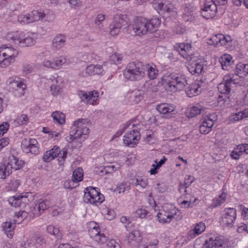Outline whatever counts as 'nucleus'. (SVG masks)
<instances>
[{"mask_svg":"<svg viewBox=\"0 0 248 248\" xmlns=\"http://www.w3.org/2000/svg\"><path fill=\"white\" fill-rule=\"evenodd\" d=\"M199 85L197 84H191L186 88V93L189 97L196 96L201 92L199 90Z\"/></svg>","mask_w":248,"mask_h":248,"instance_id":"7c9ffc66","label":"nucleus"},{"mask_svg":"<svg viewBox=\"0 0 248 248\" xmlns=\"http://www.w3.org/2000/svg\"><path fill=\"white\" fill-rule=\"evenodd\" d=\"M186 46V49L191 48V45L188 43L177 44L174 46V48L186 60H190L192 57L190 54H187L186 52V50H185Z\"/></svg>","mask_w":248,"mask_h":248,"instance_id":"b1692460","label":"nucleus"},{"mask_svg":"<svg viewBox=\"0 0 248 248\" xmlns=\"http://www.w3.org/2000/svg\"><path fill=\"white\" fill-rule=\"evenodd\" d=\"M231 39L230 36H224L222 34H217L213 35L208 42L210 45H214L216 46H224L230 41Z\"/></svg>","mask_w":248,"mask_h":248,"instance_id":"dca6fc26","label":"nucleus"},{"mask_svg":"<svg viewBox=\"0 0 248 248\" xmlns=\"http://www.w3.org/2000/svg\"><path fill=\"white\" fill-rule=\"evenodd\" d=\"M157 110L160 113L164 115L166 118H169L172 116L174 113V108L170 104L163 103L158 105L156 107Z\"/></svg>","mask_w":248,"mask_h":248,"instance_id":"a211bd4d","label":"nucleus"},{"mask_svg":"<svg viewBox=\"0 0 248 248\" xmlns=\"http://www.w3.org/2000/svg\"><path fill=\"white\" fill-rule=\"evenodd\" d=\"M178 210L172 205L164 204L157 214L158 221L161 223H169L173 218H175Z\"/></svg>","mask_w":248,"mask_h":248,"instance_id":"423d86ee","label":"nucleus"},{"mask_svg":"<svg viewBox=\"0 0 248 248\" xmlns=\"http://www.w3.org/2000/svg\"><path fill=\"white\" fill-rule=\"evenodd\" d=\"M37 34L33 32L25 33L16 31L9 33L7 39L12 43L21 47H30L35 45Z\"/></svg>","mask_w":248,"mask_h":248,"instance_id":"7ed1b4c3","label":"nucleus"},{"mask_svg":"<svg viewBox=\"0 0 248 248\" xmlns=\"http://www.w3.org/2000/svg\"><path fill=\"white\" fill-rule=\"evenodd\" d=\"M205 229V226L203 222H200L196 225L194 231L197 234H200Z\"/></svg>","mask_w":248,"mask_h":248,"instance_id":"4d7b16f0","label":"nucleus"},{"mask_svg":"<svg viewBox=\"0 0 248 248\" xmlns=\"http://www.w3.org/2000/svg\"><path fill=\"white\" fill-rule=\"evenodd\" d=\"M50 90L53 95H57L60 93L61 90L60 85L53 84L51 85Z\"/></svg>","mask_w":248,"mask_h":248,"instance_id":"0e129e2a","label":"nucleus"},{"mask_svg":"<svg viewBox=\"0 0 248 248\" xmlns=\"http://www.w3.org/2000/svg\"><path fill=\"white\" fill-rule=\"evenodd\" d=\"M242 73L248 74V64L239 63L237 64L234 75L239 76V74Z\"/></svg>","mask_w":248,"mask_h":248,"instance_id":"a19ab883","label":"nucleus"},{"mask_svg":"<svg viewBox=\"0 0 248 248\" xmlns=\"http://www.w3.org/2000/svg\"><path fill=\"white\" fill-rule=\"evenodd\" d=\"M161 23L158 18H152L150 20L145 18L138 17L135 19L132 29L136 35L142 36L148 32H152Z\"/></svg>","mask_w":248,"mask_h":248,"instance_id":"f03ea898","label":"nucleus"},{"mask_svg":"<svg viewBox=\"0 0 248 248\" xmlns=\"http://www.w3.org/2000/svg\"><path fill=\"white\" fill-rule=\"evenodd\" d=\"M217 120V116L215 114H210L205 116L202 119V124H204L211 129L213 127L214 123Z\"/></svg>","mask_w":248,"mask_h":248,"instance_id":"c85d7f7f","label":"nucleus"},{"mask_svg":"<svg viewBox=\"0 0 248 248\" xmlns=\"http://www.w3.org/2000/svg\"><path fill=\"white\" fill-rule=\"evenodd\" d=\"M141 240V233L137 230L133 231L127 236L128 243L133 247L138 246Z\"/></svg>","mask_w":248,"mask_h":248,"instance_id":"aec40b11","label":"nucleus"},{"mask_svg":"<svg viewBox=\"0 0 248 248\" xmlns=\"http://www.w3.org/2000/svg\"><path fill=\"white\" fill-rule=\"evenodd\" d=\"M90 234L91 237H93L95 241L100 243H105L107 241V238L104 234L100 233L96 227L90 231Z\"/></svg>","mask_w":248,"mask_h":248,"instance_id":"bb28decb","label":"nucleus"},{"mask_svg":"<svg viewBox=\"0 0 248 248\" xmlns=\"http://www.w3.org/2000/svg\"><path fill=\"white\" fill-rule=\"evenodd\" d=\"M22 198V196L20 197L19 196H14L10 197L8 201L12 206L17 207L20 206L21 202V199Z\"/></svg>","mask_w":248,"mask_h":248,"instance_id":"c03bdc74","label":"nucleus"},{"mask_svg":"<svg viewBox=\"0 0 248 248\" xmlns=\"http://www.w3.org/2000/svg\"><path fill=\"white\" fill-rule=\"evenodd\" d=\"M227 197V194L225 192H222L217 198L213 199L211 205L213 207H216L224 203Z\"/></svg>","mask_w":248,"mask_h":248,"instance_id":"f704fd0d","label":"nucleus"},{"mask_svg":"<svg viewBox=\"0 0 248 248\" xmlns=\"http://www.w3.org/2000/svg\"><path fill=\"white\" fill-rule=\"evenodd\" d=\"M65 43V37L62 34H59L55 37L53 40V46L54 47L60 49L62 47Z\"/></svg>","mask_w":248,"mask_h":248,"instance_id":"2f4dec72","label":"nucleus"},{"mask_svg":"<svg viewBox=\"0 0 248 248\" xmlns=\"http://www.w3.org/2000/svg\"><path fill=\"white\" fill-rule=\"evenodd\" d=\"M51 116L55 122L60 124H62L65 122V115L61 111H56L53 112Z\"/></svg>","mask_w":248,"mask_h":248,"instance_id":"72a5a7b5","label":"nucleus"},{"mask_svg":"<svg viewBox=\"0 0 248 248\" xmlns=\"http://www.w3.org/2000/svg\"><path fill=\"white\" fill-rule=\"evenodd\" d=\"M78 186V184H76V183L73 180H69L65 181L63 184L64 187L66 189H73Z\"/></svg>","mask_w":248,"mask_h":248,"instance_id":"bf43d9fd","label":"nucleus"},{"mask_svg":"<svg viewBox=\"0 0 248 248\" xmlns=\"http://www.w3.org/2000/svg\"><path fill=\"white\" fill-rule=\"evenodd\" d=\"M110 61L115 64L120 63L122 61L121 54L115 53L110 56Z\"/></svg>","mask_w":248,"mask_h":248,"instance_id":"de8ad7c7","label":"nucleus"},{"mask_svg":"<svg viewBox=\"0 0 248 248\" xmlns=\"http://www.w3.org/2000/svg\"><path fill=\"white\" fill-rule=\"evenodd\" d=\"M11 172V167L7 166L4 161L0 164V179H4Z\"/></svg>","mask_w":248,"mask_h":248,"instance_id":"473e14b6","label":"nucleus"},{"mask_svg":"<svg viewBox=\"0 0 248 248\" xmlns=\"http://www.w3.org/2000/svg\"><path fill=\"white\" fill-rule=\"evenodd\" d=\"M106 16L102 14H98L94 20V24L96 27L100 30L104 29V22L105 20Z\"/></svg>","mask_w":248,"mask_h":248,"instance_id":"4c0bfd02","label":"nucleus"},{"mask_svg":"<svg viewBox=\"0 0 248 248\" xmlns=\"http://www.w3.org/2000/svg\"><path fill=\"white\" fill-rule=\"evenodd\" d=\"M187 60L189 62L187 64V68L192 75H199L202 74L204 62L203 61L201 60H196L195 57H192L190 60Z\"/></svg>","mask_w":248,"mask_h":248,"instance_id":"9b49d317","label":"nucleus"},{"mask_svg":"<svg viewBox=\"0 0 248 248\" xmlns=\"http://www.w3.org/2000/svg\"><path fill=\"white\" fill-rule=\"evenodd\" d=\"M19 185V182L17 180H11L9 183H8L7 188L8 190L15 191Z\"/></svg>","mask_w":248,"mask_h":248,"instance_id":"09e8293b","label":"nucleus"},{"mask_svg":"<svg viewBox=\"0 0 248 248\" xmlns=\"http://www.w3.org/2000/svg\"><path fill=\"white\" fill-rule=\"evenodd\" d=\"M84 200L85 202L98 205L104 201V198L96 188L90 186L84 190Z\"/></svg>","mask_w":248,"mask_h":248,"instance_id":"6e6552de","label":"nucleus"},{"mask_svg":"<svg viewBox=\"0 0 248 248\" xmlns=\"http://www.w3.org/2000/svg\"><path fill=\"white\" fill-rule=\"evenodd\" d=\"M147 72L151 79L155 78L158 75V70L149 64H143L140 62L129 63L124 71L125 78L131 80H140L144 77Z\"/></svg>","mask_w":248,"mask_h":248,"instance_id":"f257e3e1","label":"nucleus"},{"mask_svg":"<svg viewBox=\"0 0 248 248\" xmlns=\"http://www.w3.org/2000/svg\"><path fill=\"white\" fill-rule=\"evenodd\" d=\"M52 205V203L48 200L42 201L37 204V209H39L40 212L42 214L44 211L49 208Z\"/></svg>","mask_w":248,"mask_h":248,"instance_id":"79ce46f5","label":"nucleus"},{"mask_svg":"<svg viewBox=\"0 0 248 248\" xmlns=\"http://www.w3.org/2000/svg\"><path fill=\"white\" fill-rule=\"evenodd\" d=\"M62 82V79L61 77L58 76L57 78H54L53 79L50 78L49 79V81H48V83H50L51 85L53 84H56V85H60V83H61Z\"/></svg>","mask_w":248,"mask_h":248,"instance_id":"338daca9","label":"nucleus"},{"mask_svg":"<svg viewBox=\"0 0 248 248\" xmlns=\"http://www.w3.org/2000/svg\"><path fill=\"white\" fill-rule=\"evenodd\" d=\"M46 231L50 234L55 236L57 239H61V233L60 232L59 228L55 227L52 225H49L47 226Z\"/></svg>","mask_w":248,"mask_h":248,"instance_id":"37998d69","label":"nucleus"},{"mask_svg":"<svg viewBox=\"0 0 248 248\" xmlns=\"http://www.w3.org/2000/svg\"><path fill=\"white\" fill-rule=\"evenodd\" d=\"M148 214L147 210L142 208L138 209L136 212V216L141 218L146 217Z\"/></svg>","mask_w":248,"mask_h":248,"instance_id":"13d9d810","label":"nucleus"},{"mask_svg":"<svg viewBox=\"0 0 248 248\" xmlns=\"http://www.w3.org/2000/svg\"><path fill=\"white\" fill-rule=\"evenodd\" d=\"M130 188L129 185L126 183H122L118 185L114 189V191L116 194L124 193L125 192H128Z\"/></svg>","mask_w":248,"mask_h":248,"instance_id":"58836bf2","label":"nucleus"},{"mask_svg":"<svg viewBox=\"0 0 248 248\" xmlns=\"http://www.w3.org/2000/svg\"><path fill=\"white\" fill-rule=\"evenodd\" d=\"M78 95L81 101L90 104H93L98 97V93L96 91L87 93L84 91H79L78 93Z\"/></svg>","mask_w":248,"mask_h":248,"instance_id":"4468645a","label":"nucleus"},{"mask_svg":"<svg viewBox=\"0 0 248 248\" xmlns=\"http://www.w3.org/2000/svg\"><path fill=\"white\" fill-rule=\"evenodd\" d=\"M232 59V57L230 55H224V57L221 58L220 63L222 66V68L225 69V66L229 65Z\"/></svg>","mask_w":248,"mask_h":248,"instance_id":"6e6d98bb","label":"nucleus"},{"mask_svg":"<svg viewBox=\"0 0 248 248\" xmlns=\"http://www.w3.org/2000/svg\"><path fill=\"white\" fill-rule=\"evenodd\" d=\"M157 8L158 10L167 13L173 12L175 10L173 5L167 0H162L158 3Z\"/></svg>","mask_w":248,"mask_h":248,"instance_id":"a878e982","label":"nucleus"},{"mask_svg":"<svg viewBox=\"0 0 248 248\" xmlns=\"http://www.w3.org/2000/svg\"><path fill=\"white\" fill-rule=\"evenodd\" d=\"M17 21L22 24L31 23L29 14L26 15H20L18 16Z\"/></svg>","mask_w":248,"mask_h":248,"instance_id":"8fccbe9b","label":"nucleus"},{"mask_svg":"<svg viewBox=\"0 0 248 248\" xmlns=\"http://www.w3.org/2000/svg\"><path fill=\"white\" fill-rule=\"evenodd\" d=\"M3 230L9 238H12L14 234V230L16 227V223L11 222H5L2 224Z\"/></svg>","mask_w":248,"mask_h":248,"instance_id":"c756f323","label":"nucleus"},{"mask_svg":"<svg viewBox=\"0 0 248 248\" xmlns=\"http://www.w3.org/2000/svg\"><path fill=\"white\" fill-rule=\"evenodd\" d=\"M60 154L61 155L62 153L59 147L54 146L53 148L45 152L42 159L45 162H49Z\"/></svg>","mask_w":248,"mask_h":248,"instance_id":"412c9836","label":"nucleus"},{"mask_svg":"<svg viewBox=\"0 0 248 248\" xmlns=\"http://www.w3.org/2000/svg\"><path fill=\"white\" fill-rule=\"evenodd\" d=\"M197 198H195L194 201L192 202L191 200L189 201L184 200L181 202V206L184 208H192L194 206V202L197 200Z\"/></svg>","mask_w":248,"mask_h":248,"instance_id":"052dcab7","label":"nucleus"},{"mask_svg":"<svg viewBox=\"0 0 248 248\" xmlns=\"http://www.w3.org/2000/svg\"><path fill=\"white\" fill-rule=\"evenodd\" d=\"M29 118L27 115L22 114L18 116L15 122L19 125L26 124L28 122Z\"/></svg>","mask_w":248,"mask_h":248,"instance_id":"5fc2aeb1","label":"nucleus"},{"mask_svg":"<svg viewBox=\"0 0 248 248\" xmlns=\"http://www.w3.org/2000/svg\"><path fill=\"white\" fill-rule=\"evenodd\" d=\"M217 7L211 2H207L203 8L201 9V14L205 19L213 18L216 14Z\"/></svg>","mask_w":248,"mask_h":248,"instance_id":"2eb2a0df","label":"nucleus"},{"mask_svg":"<svg viewBox=\"0 0 248 248\" xmlns=\"http://www.w3.org/2000/svg\"><path fill=\"white\" fill-rule=\"evenodd\" d=\"M204 248H230L229 242L222 236L210 238L205 241Z\"/></svg>","mask_w":248,"mask_h":248,"instance_id":"9d476101","label":"nucleus"},{"mask_svg":"<svg viewBox=\"0 0 248 248\" xmlns=\"http://www.w3.org/2000/svg\"><path fill=\"white\" fill-rule=\"evenodd\" d=\"M130 183L135 186H139L144 188L148 184V180L147 178L139 177L137 178L131 179Z\"/></svg>","mask_w":248,"mask_h":248,"instance_id":"e433bc0d","label":"nucleus"},{"mask_svg":"<svg viewBox=\"0 0 248 248\" xmlns=\"http://www.w3.org/2000/svg\"><path fill=\"white\" fill-rule=\"evenodd\" d=\"M240 77L234 75L233 74H230L225 75L223 81L217 86L219 92L223 94H229L233 87V85L240 84Z\"/></svg>","mask_w":248,"mask_h":248,"instance_id":"39448f33","label":"nucleus"},{"mask_svg":"<svg viewBox=\"0 0 248 248\" xmlns=\"http://www.w3.org/2000/svg\"><path fill=\"white\" fill-rule=\"evenodd\" d=\"M26 88V85L22 82L19 86L14 91L15 95L20 97L24 94V91Z\"/></svg>","mask_w":248,"mask_h":248,"instance_id":"49530a36","label":"nucleus"},{"mask_svg":"<svg viewBox=\"0 0 248 248\" xmlns=\"http://www.w3.org/2000/svg\"><path fill=\"white\" fill-rule=\"evenodd\" d=\"M29 210L30 213V217H38L41 215L39 209H37V205L32 204L31 206H28Z\"/></svg>","mask_w":248,"mask_h":248,"instance_id":"a18cd8bd","label":"nucleus"},{"mask_svg":"<svg viewBox=\"0 0 248 248\" xmlns=\"http://www.w3.org/2000/svg\"><path fill=\"white\" fill-rule=\"evenodd\" d=\"M22 82L23 81L20 80H16L15 79L9 78L7 82V84L11 85V87L15 91Z\"/></svg>","mask_w":248,"mask_h":248,"instance_id":"864d4df0","label":"nucleus"},{"mask_svg":"<svg viewBox=\"0 0 248 248\" xmlns=\"http://www.w3.org/2000/svg\"><path fill=\"white\" fill-rule=\"evenodd\" d=\"M202 108L201 106H193L187 110L188 117L193 118L201 113Z\"/></svg>","mask_w":248,"mask_h":248,"instance_id":"ea45409f","label":"nucleus"},{"mask_svg":"<svg viewBox=\"0 0 248 248\" xmlns=\"http://www.w3.org/2000/svg\"><path fill=\"white\" fill-rule=\"evenodd\" d=\"M247 117H248V108L241 112L236 113L233 119L235 121H239L242 119L243 118Z\"/></svg>","mask_w":248,"mask_h":248,"instance_id":"603ef678","label":"nucleus"},{"mask_svg":"<svg viewBox=\"0 0 248 248\" xmlns=\"http://www.w3.org/2000/svg\"><path fill=\"white\" fill-rule=\"evenodd\" d=\"M199 131L202 134H207L212 131V129L206 126L204 124L201 123L199 126Z\"/></svg>","mask_w":248,"mask_h":248,"instance_id":"680f3d73","label":"nucleus"},{"mask_svg":"<svg viewBox=\"0 0 248 248\" xmlns=\"http://www.w3.org/2000/svg\"><path fill=\"white\" fill-rule=\"evenodd\" d=\"M155 189L158 192L163 193L167 190V187L163 184L157 183Z\"/></svg>","mask_w":248,"mask_h":248,"instance_id":"e2e57ef3","label":"nucleus"},{"mask_svg":"<svg viewBox=\"0 0 248 248\" xmlns=\"http://www.w3.org/2000/svg\"><path fill=\"white\" fill-rule=\"evenodd\" d=\"M225 215L223 218V222L227 226L232 224L236 217V211L233 208H228L225 209Z\"/></svg>","mask_w":248,"mask_h":248,"instance_id":"6ab92c4d","label":"nucleus"},{"mask_svg":"<svg viewBox=\"0 0 248 248\" xmlns=\"http://www.w3.org/2000/svg\"><path fill=\"white\" fill-rule=\"evenodd\" d=\"M83 176V170L81 168L76 169L73 172L72 180L76 183V184L82 180Z\"/></svg>","mask_w":248,"mask_h":248,"instance_id":"c9c22d12","label":"nucleus"},{"mask_svg":"<svg viewBox=\"0 0 248 248\" xmlns=\"http://www.w3.org/2000/svg\"><path fill=\"white\" fill-rule=\"evenodd\" d=\"M67 63L66 58L63 56H60L56 58L53 61L45 60L43 62V65L46 67L52 69H60L63 65Z\"/></svg>","mask_w":248,"mask_h":248,"instance_id":"f3484780","label":"nucleus"},{"mask_svg":"<svg viewBox=\"0 0 248 248\" xmlns=\"http://www.w3.org/2000/svg\"><path fill=\"white\" fill-rule=\"evenodd\" d=\"M37 144V141L34 139H25L22 141L21 148L23 152L26 154L37 155L39 151Z\"/></svg>","mask_w":248,"mask_h":248,"instance_id":"f8f14e48","label":"nucleus"},{"mask_svg":"<svg viewBox=\"0 0 248 248\" xmlns=\"http://www.w3.org/2000/svg\"><path fill=\"white\" fill-rule=\"evenodd\" d=\"M175 77L176 78L174 79L173 85L172 86H170L169 92L181 91L187 84V80L185 75L176 73Z\"/></svg>","mask_w":248,"mask_h":248,"instance_id":"ddd939ff","label":"nucleus"},{"mask_svg":"<svg viewBox=\"0 0 248 248\" xmlns=\"http://www.w3.org/2000/svg\"><path fill=\"white\" fill-rule=\"evenodd\" d=\"M90 120L88 119H79L74 122V128L70 131L69 136L66 138L67 142H71L74 139H80L84 140L89 133V128L86 126Z\"/></svg>","mask_w":248,"mask_h":248,"instance_id":"20e7f679","label":"nucleus"},{"mask_svg":"<svg viewBox=\"0 0 248 248\" xmlns=\"http://www.w3.org/2000/svg\"><path fill=\"white\" fill-rule=\"evenodd\" d=\"M4 162L7 166L11 167V170L12 169L18 170L22 167L23 165V162L21 160H18L14 155L10 156L8 159L5 160Z\"/></svg>","mask_w":248,"mask_h":248,"instance_id":"393cba45","label":"nucleus"},{"mask_svg":"<svg viewBox=\"0 0 248 248\" xmlns=\"http://www.w3.org/2000/svg\"><path fill=\"white\" fill-rule=\"evenodd\" d=\"M127 17L126 15L122 14L116 15L109 26L110 34L113 36L117 35L122 27L127 25Z\"/></svg>","mask_w":248,"mask_h":248,"instance_id":"1a4fd4ad","label":"nucleus"},{"mask_svg":"<svg viewBox=\"0 0 248 248\" xmlns=\"http://www.w3.org/2000/svg\"><path fill=\"white\" fill-rule=\"evenodd\" d=\"M183 20L186 22H191L195 19V16L193 15V14H189V15H184Z\"/></svg>","mask_w":248,"mask_h":248,"instance_id":"69168bd1","label":"nucleus"},{"mask_svg":"<svg viewBox=\"0 0 248 248\" xmlns=\"http://www.w3.org/2000/svg\"><path fill=\"white\" fill-rule=\"evenodd\" d=\"M145 86H146L147 90L149 92L155 93L158 91V89L155 84L147 83Z\"/></svg>","mask_w":248,"mask_h":248,"instance_id":"774afa93","label":"nucleus"},{"mask_svg":"<svg viewBox=\"0 0 248 248\" xmlns=\"http://www.w3.org/2000/svg\"><path fill=\"white\" fill-rule=\"evenodd\" d=\"M176 73H166L162 78V84L164 85L166 90L169 91L170 86H173L174 79L176 78Z\"/></svg>","mask_w":248,"mask_h":248,"instance_id":"4be33fe9","label":"nucleus"},{"mask_svg":"<svg viewBox=\"0 0 248 248\" xmlns=\"http://www.w3.org/2000/svg\"><path fill=\"white\" fill-rule=\"evenodd\" d=\"M31 23L36 21L47 20L46 15L41 11L34 10L29 13Z\"/></svg>","mask_w":248,"mask_h":248,"instance_id":"cd10ccee","label":"nucleus"},{"mask_svg":"<svg viewBox=\"0 0 248 248\" xmlns=\"http://www.w3.org/2000/svg\"><path fill=\"white\" fill-rule=\"evenodd\" d=\"M0 54L3 57H9L15 59L18 55V51L12 47L2 45L0 47Z\"/></svg>","mask_w":248,"mask_h":248,"instance_id":"5701e85b","label":"nucleus"},{"mask_svg":"<svg viewBox=\"0 0 248 248\" xmlns=\"http://www.w3.org/2000/svg\"><path fill=\"white\" fill-rule=\"evenodd\" d=\"M95 65L90 64L86 67L85 72H82V75L83 77H87L92 75H94Z\"/></svg>","mask_w":248,"mask_h":248,"instance_id":"3c124183","label":"nucleus"},{"mask_svg":"<svg viewBox=\"0 0 248 248\" xmlns=\"http://www.w3.org/2000/svg\"><path fill=\"white\" fill-rule=\"evenodd\" d=\"M132 130L127 132L124 136V143L130 147H134L137 145L140 139V135L139 130L141 128L140 124H133Z\"/></svg>","mask_w":248,"mask_h":248,"instance_id":"0eeeda50","label":"nucleus"}]
</instances>
